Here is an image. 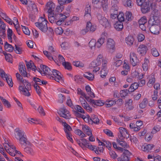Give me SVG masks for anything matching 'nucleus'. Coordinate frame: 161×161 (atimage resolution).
Instances as JSON below:
<instances>
[{
	"label": "nucleus",
	"instance_id": "39",
	"mask_svg": "<svg viewBox=\"0 0 161 161\" xmlns=\"http://www.w3.org/2000/svg\"><path fill=\"white\" fill-rule=\"evenodd\" d=\"M0 97L4 106L7 108H10L11 107V105L10 103L3 97Z\"/></svg>",
	"mask_w": 161,
	"mask_h": 161
},
{
	"label": "nucleus",
	"instance_id": "62",
	"mask_svg": "<svg viewBox=\"0 0 161 161\" xmlns=\"http://www.w3.org/2000/svg\"><path fill=\"white\" fill-rule=\"evenodd\" d=\"M91 67L93 69V73H95L99 70L100 69V67H99L100 65H97V64H95L94 65H93L92 63H91Z\"/></svg>",
	"mask_w": 161,
	"mask_h": 161
},
{
	"label": "nucleus",
	"instance_id": "25",
	"mask_svg": "<svg viewBox=\"0 0 161 161\" xmlns=\"http://www.w3.org/2000/svg\"><path fill=\"white\" fill-rule=\"evenodd\" d=\"M93 106L95 107L97 106H102L104 104V101L103 100H94L91 99L90 98L89 99V101H88Z\"/></svg>",
	"mask_w": 161,
	"mask_h": 161
},
{
	"label": "nucleus",
	"instance_id": "2",
	"mask_svg": "<svg viewBox=\"0 0 161 161\" xmlns=\"http://www.w3.org/2000/svg\"><path fill=\"white\" fill-rule=\"evenodd\" d=\"M15 137L21 145L30 144V142L27 140L25 133L22 130L19 129H16Z\"/></svg>",
	"mask_w": 161,
	"mask_h": 161
},
{
	"label": "nucleus",
	"instance_id": "4",
	"mask_svg": "<svg viewBox=\"0 0 161 161\" xmlns=\"http://www.w3.org/2000/svg\"><path fill=\"white\" fill-rule=\"evenodd\" d=\"M47 21L45 18V16H41L38 19V21L35 23V25L42 31L45 32L47 30Z\"/></svg>",
	"mask_w": 161,
	"mask_h": 161
},
{
	"label": "nucleus",
	"instance_id": "53",
	"mask_svg": "<svg viewBox=\"0 0 161 161\" xmlns=\"http://www.w3.org/2000/svg\"><path fill=\"white\" fill-rule=\"evenodd\" d=\"M118 21L123 22L125 20V15L123 12H120L117 16Z\"/></svg>",
	"mask_w": 161,
	"mask_h": 161
},
{
	"label": "nucleus",
	"instance_id": "6",
	"mask_svg": "<svg viewBox=\"0 0 161 161\" xmlns=\"http://www.w3.org/2000/svg\"><path fill=\"white\" fill-rule=\"evenodd\" d=\"M62 125L64 127V130L66 133L67 138L71 142L73 143V140L71 133V132L72 130L71 127L65 122H62Z\"/></svg>",
	"mask_w": 161,
	"mask_h": 161
},
{
	"label": "nucleus",
	"instance_id": "43",
	"mask_svg": "<svg viewBox=\"0 0 161 161\" xmlns=\"http://www.w3.org/2000/svg\"><path fill=\"white\" fill-rule=\"evenodd\" d=\"M139 86V84L136 82H134L131 85L129 90L130 92H133L137 89Z\"/></svg>",
	"mask_w": 161,
	"mask_h": 161
},
{
	"label": "nucleus",
	"instance_id": "15",
	"mask_svg": "<svg viewBox=\"0 0 161 161\" xmlns=\"http://www.w3.org/2000/svg\"><path fill=\"white\" fill-rule=\"evenodd\" d=\"M58 113L60 116L65 119H69L71 118L69 112L64 107L61 108Z\"/></svg>",
	"mask_w": 161,
	"mask_h": 161
},
{
	"label": "nucleus",
	"instance_id": "9",
	"mask_svg": "<svg viewBox=\"0 0 161 161\" xmlns=\"http://www.w3.org/2000/svg\"><path fill=\"white\" fill-rule=\"evenodd\" d=\"M97 18L99 23L105 28L109 27L110 24L108 19L104 16L98 14H97Z\"/></svg>",
	"mask_w": 161,
	"mask_h": 161
},
{
	"label": "nucleus",
	"instance_id": "56",
	"mask_svg": "<svg viewBox=\"0 0 161 161\" xmlns=\"http://www.w3.org/2000/svg\"><path fill=\"white\" fill-rule=\"evenodd\" d=\"M75 109L78 112H80L82 114H84L85 111L79 105H76L74 106Z\"/></svg>",
	"mask_w": 161,
	"mask_h": 161
},
{
	"label": "nucleus",
	"instance_id": "37",
	"mask_svg": "<svg viewBox=\"0 0 161 161\" xmlns=\"http://www.w3.org/2000/svg\"><path fill=\"white\" fill-rule=\"evenodd\" d=\"M114 27L117 31H121L123 28V22L119 21L116 22L114 25Z\"/></svg>",
	"mask_w": 161,
	"mask_h": 161
},
{
	"label": "nucleus",
	"instance_id": "23",
	"mask_svg": "<svg viewBox=\"0 0 161 161\" xmlns=\"http://www.w3.org/2000/svg\"><path fill=\"white\" fill-rule=\"evenodd\" d=\"M118 7L116 4L113 5L110 10L111 18L113 19H115L117 17V10Z\"/></svg>",
	"mask_w": 161,
	"mask_h": 161
},
{
	"label": "nucleus",
	"instance_id": "12",
	"mask_svg": "<svg viewBox=\"0 0 161 161\" xmlns=\"http://www.w3.org/2000/svg\"><path fill=\"white\" fill-rule=\"evenodd\" d=\"M106 47L108 51L110 53H113L115 50V42L111 38L107 40Z\"/></svg>",
	"mask_w": 161,
	"mask_h": 161
},
{
	"label": "nucleus",
	"instance_id": "61",
	"mask_svg": "<svg viewBox=\"0 0 161 161\" xmlns=\"http://www.w3.org/2000/svg\"><path fill=\"white\" fill-rule=\"evenodd\" d=\"M73 1V0H58V3L60 5L69 3Z\"/></svg>",
	"mask_w": 161,
	"mask_h": 161
},
{
	"label": "nucleus",
	"instance_id": "50",
	"mask_svg": "<svg viewBox=\"0 0 161 161\" xmlns=\"http://www.w3.org/2000/svg\"><path fill=\"white\" fill-rule=\"evenodd\" d=\"M151 53L154 57H157L159 55V53L157 48L155 47L152 48L151 49Z\"/></svg>",
	"mask_w": 161,
	"mask_h": 161
},
{
	"label": "nucleus",
	"instance_id": "28",
	"mask_svg": "<svg viewBox=\"0 0 161 161\" xmlns=\"http://www.w3.org/2000/svg\"><path fill=\"white\" fill-rule=\"evenodd\" d=\"M141 10L143 13L145 14L149 12L150 9V7L149 3L147 1V2L140 5Z\"/></svg>",
	"mask_w": 161,
	"mask_h": 161
},
{
	"label": "nucleus",
	"instance_id": "27",
	"mask_svg": "<svg viewBox=\"0 0 161 161\" xmlns=\"http://www.w3.org/2000/svg\"><path fill=\"white\" fill-rule=\"evenodd\" d=\"M148 81L147 83V86L149 87H152L155 83L156 81V78L154 75L152 74L147 77Z\"/></svg>",
	"mask_w": 161,
	"mask_h": 161
},
{
	"label": "nucleus",
	"instance_id": "3",
	"mask_svg": "<svg viewBox=\"0 0 161 161\" xmlns=\"http://www.w3.org/2000/svg\"><path fill=\"white\" fill-rule=\"evenodd\" d=\"M31 89V84L27 80H23L22 82H20L19 87V91L25 96L28 97L30 96L29 91Z\"/></svg>",
	"mask_w": 161,
	"mask_h": 161
},
{
	"label": "nucleus",
	"instance_id": "45",
	"mask_svg": "<svg viewBox=\"0 0 161 161\" xmlns=\"http://www.w3.org/2000/svg\"><path fill=\"white\" fill-rule=\"evenodd\" d=\"M148 103V100L147 98H144L139 104V107L141 109L145 108Z\"/></svg>",
	"mask_w": 161,
	"mask_h": 161
},
{
	"label": "nucleus",
	"instance_id": "40",
	"mask_svg": "<svg viewBox=\"0 0 161 161\" xmlns=\"http://www.w3.org/2000/svg\"><path fill=\"white\" fill-rule=\"evenodd\" d=\"M26 65L28 69H30L34 71L35 70V66L32 61H30L29 62H26Z\"/></svg>",
	"mask_w": 161,
	"mask_h": 161
},
{
	"label": "nucleus",
	"instance_id": "5",
	"mask_svg": "<svg viewBox=\"0 0 161 161\" xmlns=\"http://www.w3.org/2000/svg\"><path fill=\"white\" fill-rule=\"evenodd\" d=\"M4 148L6 151L12 156H22L21 152L16 150L15 147L13 145L11 144L9 145L8 144L5 145Z\"/></svg>",
	"mask_w": 161,
	"mask_h": 161
},
{
	"label": "nucleus",
	"instance_id": "48",
	"mask_svg": "<svg viewBox=\"0 0 161 161\" xmlns=\"http://www.w3.org/2000/svg\"><path fill=\"white\" fill-rule=\"evenodd\" d=\"M74 133L76 135H78L80 137L83 138L86 136L85 133L81 130L79 129L75 130L74 131Z\"/></svg>",
	"mask_w": 161,
	"mask_h": 161
},
{
	"label": "nucleus",
	"instance_id": "44",
	"mask_svg": "<svg viewBox=\"0 0 161 161\" xmlns=\"http://www.w3.org/2000/svg\"><path fill=\"white\" fill-rule=\"evenodd\" d=\"M4 48L6 51L10 52L13 51L14 49V47L7 42L5 44Z\"/></svg>",
	"mask_w": 161,
	"mask_h": 161
},
{
	"label": "nucleus",
	"instance_id": "42",
	"mask_svg": "<svg viewBox=\"0 0 161 161\" xmlns=\"http://www.w3.org/2000/svg\"><path fill=\"white\" fill-rule=\"evenodd\" d=\"M101 6L103 10L107 11L108 8V0H103L101 2Z\"/></svg>",
	"mask_w": 161,
	"mask_h": 161
},
{
	"label": "nucleus",
	"instance_id": "31",
	"mask_svg": "<svg viewBox=\"0 0 161 161\" xmlns=\"http://www.w3.org/2000/svg\"><path fill=\"white\" fill-rule=\"evenodd\" d=\"M103 56L101 54H99L97 57L96 60L92 62L93 65L97 64V65H100L102 62H103Z\"/></svg>",
	"mask_w": 161,
	"mask_h": 161
},
{
	"label": "nucleus",
	"instance_id": "14",
	"mask_svg": "<svg viewBox=\"0 0 161 161\" xmlns=\"http://www.w3.org/2000/svg\"><path fill=\"white\" fill-rule=\"evenodd\" d=\"M84 98V97L80 96L79 101L85 109H86L88 111L91 112L92 111V108L90 106Z\"/></svg>",
	"mask_w": 161,
	"mask_h": 161
},
{
	"label": "nucleus",
	"instance_id": "33",
	"mask_svg": "<svg viewBox=\"0 0 161 161\" xmlns=\"http://www.w3.org/2000/svg\"><path fill=\"white\" fill-rule=\"evenodd\" d=\"M86 27L88 31L90 32H93L96 29V26L92 24L90 21L88 22L87 23Z\"/></svg>",
	"mask_w": 161,
	"mask_h": 161
},
{
	"label": "nucleus",
	"instance_id": "52",
	"mask_svg": "<svg viewBox=\"0 0 161 161\" xmlns=\"http://www.w3.org/2000/svg\"><path fill=\"white\" fill-rule=\"evenodd\" d=\"M108 72L107 69H102L100 71V76L101 77L104 78L107 75Z\"/></svg>",
	"mask_w": 161,
	"mask_h": 161
},
{
	"label": "nucleus",
	"instance_id": "8",
	"mask_svg": "<svg viewBox=\"0 0 161 161\" xmlns=\"http://www.w3.org/2000/svg\"><path fill=\"white\" fill-rule=\"evenodd\" d=\"M118 136L120 140H123L125 138H128L129 134L127 130L125 128L120 127L118 129Z\"/></svg>",
	"mask_w": 161,
	"mask_h": 161
},
{
	"label": "nucleus",
	"instance_id": "58",
	"mask_svg": "<svg viewBox=\"0 0 161 161\" xmlns=\"http://www.w3.org/2000/svg\"><path fill=\"white\" fill-rule=\"evenodd\" d=\"M112 119L117 124L120 126H124L125 124L121 121L119 120L118 118L116 117H112Z\"/></svg>",
	"mask_w": 161,
	"mask_h": 161
},
{
	"label": "nucleus",
	"instance_id": "51",
	"mask_svg": "<svg viewBox=\"0 0 161 161\" xmlns=\"http://www.w3.org/2000/svg\"><path fill=\"white\" fill-rule=\"evenodd\" d=\"M117 141L118 143L122 147L125 148H128L129 147L127 143L122 141H120L119 139H117Z\"/></svg>",
	"mask_w": 161,
	"mask_h": 161
},
{
	"label": "nucleus",
	"instance_id": "17",
	"mask_svg": "<svg viewBox=\"0 0 161 161\" xmlns=\"http://www.w3.org/2000/svg\"><path fill=\"white\" fill-rule=\"evenodd\" d=\"M48 50L51 53L48 52L47 51H43L44 54L50 60H53V53L55 52V49L52 46H50L48 48Z\"/></svg>",
	"mask_w": 161,
	"mask_h": 161
},
{
	"label": "nucleus",
	"instance_id": "55",
	"mask_svg": "<svg viewBox=\"0 0 161 161\" xmlns=\"http://www.w3.org/2000/svg\"><path fill=\"white\" fill-rule=\"evenodd\" d=\"M105 41L102 38H100L98 39L97 42H96L97 47L98 48L100 47L104 43Z\"/></svg>",
	"mask_w": 161,
	"mask_h": 161
},
{
	"label": "nucleus",
	"instance_id": "7",
	"mask_svg": "<svg viewBox=\"0 0 161 161\" xmlns=\"http://www.w3.org/2000/svg\"><path fill=\"white\" fill-rule=\"evenodd\" d=\"M0 76L4 80H6L9 87H13V83L11 76L9 75L6 74L4 71L1 69H0Z\"/></svg>",
	"mask_w": 161,
	"mask_h": 161
},
{
	"label": "nucleus",
	"instance_id": "64",
	"mask_svg": "<svg viewBox=\"0 0 161 161\" xmlns=\"http://www.w3.org/2000/svg\"><path fill=\"white\" fill-rule=\"evenodd\" d=\"M55 32L57 35H61L63 32V30L61 27L59 26L58 27L55 29Z\"/></svg>",
	"mask_w": 161,
	"mask_h": 161
},
{
	"label": "nucleus",
	"instance_id": "21",
	"mask_svg": "<svg viewBox=\"0 0 161 161\" xmlns=\"http://www.w3.org/2000/svg\"><path fill=\"white\" fill-rule=\"evenodd\" d=\"M147 47L144 44L140 45L137 48V52L140 54L143 55L145 54L147 50Z\"/></svg>",
	"mask_w": 161,
	"mask_h": 161
},
{
	"label": "nucleus",
	"instance_id": "24",
	"mask_svg": "<svg viewBox=\"0 0 161 161\" xmlns=\"http://www.w3.org/2000/svg\"><path fill=\"white\" fill-rule=\"evenodd\" d=\"M19 70L21 75L25 77H28V75L26 71V69L24 64L22 62L19 64Z\"/></svg>",
	"mask_w": 161,
	"mask_h": 161
},
{
	"label": "nucleus",
	"instance_id": "46",
	"mask_svg": "<svg viewBox=\"0 0 161 161\" xmlns=\"http://www.w3.org/2000/svg\"><path fill=\"white\" fill-rule=\"evenodd\" d=\"M57 16L60 19L63 20L64 22V20L69 16V14L68 13H65L63 14H59L57 15Z\"/></svg>",
	"mask_w": 161,
	"mask_h": 161
},
{
	"label": "nucleus",
	"instance_id": "11",
	"mask_svg": "<svg viewBox=\"0 0 161 161\" xmlns=\"http://www.w3.org/2000/svg\"><path fill=\"white\" fill-rule=\"evenodd\" d=\"M52 75L50 76L51 79H54L58 82L63 80L62 75L61 73L56 69H53L52 72Z\"/></svg>",
	"mask_w": 161,
	"mask_h": 161
},
{
	"label": "nucleus",
	"instance_id": "63",
	"mask_svg": "<svg viewBox=\"0 0 161 161\" xmlns=\"http://www.w3.org/2000/svg\"><path fill=\"white\" fill-rule=\"evenodd\" d=\"M8 37L9 41H11L13 36V31L12 30L8 28L7 30Z\"/></svg>",
	"mask_w": 161,
	"mask_h": 161
},
{
	"label": "nucleus",
	"instance_id": "60",
	"mask_svg": "<svg viewBox=\"0 0 161 161\" xmlns=\"http://www.w3.org/2000/svg\"><path fill=\"white\" fill-rule=\"evenodd\" d=\"M2 145L0 144V153L2 154L4 157L7 159H8V158L7 157L6 154L5 153V150H4Z\"/></svg>",
	"mask_w": 161,
	"mask_h": 161
},
{
	"label": "nucleus",
	"instance_id": "59",
	"mask_svg": "<svg viewBox=\"0 0 161 161\" xmlns=\"http://www.w3.org/2000/svg\"><path fill=\"white\" fill-rule=\"evenodd\" d=\"M48 19L49 21L52 23L56 22L54 13L49 14Z\"/></svg>",
	"mask_w": 161,
	"mask_h": 161
},
{
	"label": "nucleus",
	"instance_id": "36",
	"mask_svg": "<svg viewBox=\"0 0 161 161\" xmlns=\"http://www.w3.org/2000/svg\"><path fill=\"white\" fill-rule=\"evenodd\" d=\"M132 102L131 99H129L125 102V106L129 110H132L134 108V105L132 104Z\"/></svg>",
	"mask_w": 161,
	"mask_h": 161
},
{
	"label": "nucleus",
	"instance_id": "49",
	"mask_svg": "<svg viewBox=\"0 0 161 161\" xmlns=\"http://www.w3.org/2000/svg\"><path fill=\"white\" fill-rule=\"evenodd\" d=\"M89 46L91 49H94L95 48L96 46H97L96 41L94 39H92L89 43Z\"/></svg>",
	"mask_w": 161,
	"mask_h": 161
},
{
	"label": "nucleus",
	"instance_id": "13",
	"mask_svg": "<svg viewBox=\"0 0 161 161\" xmlns=\"http://www.w3.org/2000/svg\"><path fill=\"white\" fill-rule=\"evenodd\" d=\"M130 60L131 64L133 66L137 65L139 61L136 54L133 52H131L130 53Z\"/></svg>",
	"mask_w": 161,
	"mask_h": 161
},
{
	"label": "nucleus",
	"instance_id": "18",
	"mask_svg": "<svg viewBox=\"0 0 161 161\" xmlns=\"http://www.w3.org/2000/svg\"><path fill=\"white\" fill-rule=\"evenodd\" d=\"M147 20L145 16L141 18L138 20V24L140 28L142 31H145L146 27L145 25L146 24Z\"/></svg>",
	"mask_w": 161,
	"mask_h": 161
},
{
	"label": "nucleus",
	"instance_id": "54",
	"mask_svg": "<svg viewBox=\"0 0 161 161\" xmlns=\"http://www.w3.org/2000/svg\"><path fill=\"white\" fill-rule=\"evenodd\" d=\"M129 92H130L129 90H128L127 89H125L121 91L120 92V94L121 97H125L127 96Z\"/></svg>",
	"mask_w": 161,
	"mask_h": 161
},
{
	"label": "nucleus",
	"instance_id": "38",
	"mask_svg": "<svg viewBox=\"0 0 161 161\" xmlns=\"http://www.w3.org/2000/svg\"><path fill=\"white\" fill-rule=\"evenodd\" d=\"M83 76L90 81H92L94 79V75L93 74L88 72H86L84 74Z\"/></svg>",
	"mask_w": 161,
	"mask_h": 161
},
{
	"label": "nucleus",
	"instance_id": "47",
	"mask_svg": "<svg viewBox=\"0 0 161 161\" xmlns=\"http://www.w3.org/2000/svg\"><path fill=\"white\" fill-rule=\"evenodd\" d=\"M149 63V60L145 58L144 59V63L142 64V68L144 71H147V70Z\"/></svg>",
	"mask_w": 161,
	"mask_h": 161
},
{
	"label": "nucleus",
	"instance_id": "26",
	"mask_svg": "<svg viewBox=\"0 0 161 161\" xmlns=\"http://www.w3.org/2000/svg\"><path fill=\"white\" fill-rule=\"evenodd\" d=\"M26 147L24 148L25 151L28 154L33 155L35 152L33 146L30 143V144H25Z\"/></svg>",
	"mask_w": 161,
	"mask_h": 161
},
{
	"label": "nucleus",
	"instance_id": "10",
	"mask_svg": "<svg viewBox=\"0 0 161 161\" xmlns=\"http://www.w3.org/2000/svg\"><path fill=\"white\" fill-rule=\"evenodd\" d=\"M131 153L128 150H125L123 154L117 158L118 161H130Z\"/></svg>",
	"mask_w": 161,
	"mask_h": 161
},
{
	"label": "nucleus",
	"instance_id": "19",
	"mask_svg": "<svg viewBox=\"0 0 161 161\" xmlns=\"http://www.w3.org/2000/svg\"><path fill=\"white\" fill-rule=\"evenodd\" d=\"M39 69V72L42 75L44 76L48 75L50 73V69L46 66L41 65Z\"/></svg>",
	"mask_w": 161,
	"mask_h": 161
},
{
	"label": "nucleus",
	"instance_id": "16",
	"mask_svg": "<svg viewBox=\"0 0 161 161\" xmlns=\"http://www.w3.org/2000/svg\"><path fill=\"white\" fill-rule=\"evenodd\" d=\"M55 7V4L51 1H49L46 4L45 9L49 14L53 13V12Z\"/></svg>",
	"mask_w": 161,
	"mask_h": 161
},
{
	"label": "nucleus",
	"instance_id": "29",
	"mask_svg": "<svg viewBox=\"0 0 161 161\" xmlns=\"http://www.w3.org/2000/svg\"><path fill=\"white\" fill-rule=\"evenodd\" d=\"M154 147V145L153 144H144L142 146L141 149L143 151L148 152L152 150Z\"/></svg>",
	"mask_w": 161,
	"mask_h": 161
},
{
	"label": "nucleus",
	"instance_id": "41",
	"mask_svg": "<svg viewBox=\"0 0 161 161\" xmlns=\"http://www.w3.org/2000/svg\"><path fill=\"white\" fill-rule=\"evenodd\" d=\"M91 124L93 123L95 124H98L99 122V119L98 118L97 116L95 115H92L91 118Z\"/></svg>",
	"mask_w": 161,
	"mask_h": 161
},
{
	"label": "nucleus",
	"instance_id": "30",
	"mask_svg": "<svg viewBox=\"0 0 161 161\" xmlns=\"http://www.w3.org/2000/svg\"><path fill=\"white\" fill-rule=\"evenodd\" d=\"M134 39L133 36L129 35L125 38V42L127 45L129 46H131L134 44Z\"/></svg>",
	"mask_w": 161,
	"mask_h": 161
},
{
	"label": "nucleus",
	"instance_id": "32",
	"mask_svg": "<svg viewBox=\"0 0 161 161\" xmlns=\"http://www.w3.org/2000/svg\"><path fill=\"white\" fill-rule=\"evenodd\" d=\"M77 94L80 96L84 97L85 99L88 101H89V97L87 96V95L80 88H78L77 90Z\"/></svg>",
	"mask_w": 161,
	"mask_h": 161
},
{
	"label": "nucleus",
	"instance_id": "20",
	"mask_svg": "<svg viewBox=\"0 0 161 161\" xmlns=\"http://www.w3.org/2000/svg\"><path fill=\"white\" fill-rule=\"evenodd\" d=\"M142 122L139 120L136 122V125L133 123H130V129H133L134 131H138L140 129V127L142 126Z\"/></svg>",
	"mask_w": 161,
	"mask_h": 161
},
{
	"label": "nucleus",
	"instance_id": "35",
	"mask_svg": "<svg viewBox=\"0 0 161 161\" xmlns=\"http://www.w3.org/2000/svg\"><path fill=\"white\" fill-rule=\"evenodd\" d=\"M116 103V102L115 100L108 99L104 101V104L106 107L109 108L114 105Z\"/></svg>",
	"mask_w": 161,
	"mask_h": 161
},
{
	"label": "nucleus",
	"instance_id": "34",
	"mask_svg": "<svg viewBox=\"0 0 161 161\" xmlns=\"http://www.w3.org/2000/svg\"><path fill=\"white\" fill-rule=\"evenodd\" d=\"M85 90L86 91L87 94L91 98L95 97L94 93L92 91L91 87L89 85H86L85 86Z\"/></svg>",
	"mask_w": 161,
	"mask_h": 161
},
{
	"label": "nucleus",
	"instance_id": "22",
	"mask_svg": "<svg viewBox=\"0 0 161 161\" xmlns=\"http://www.w3.org/2000/svg\"><path fill=\"white\" fill-rule=\"evenodd\" d=\"M0 16L7 23L10 25H12L11 19L7 15L5 12L2 9H0Z\"/></svg>",
	"mask_w": 161,
	"mask_h": 161
},
{
	"label": "nucleus",
	"instance_id": "1",
	"mask_svg": "<svg viewBox=\"0 0 161 161\" xmlns=\"http://www.w3.org/2000/svg\"><path fill=\"white\" fill-rule=\"evenodd\" d=\"M161 21V15L158 12L148 21V27L151 33L154 35L159 33L160 27L158 24Z\"/></svg>",
	"mask_w": 161,
	"mask_h": 161
},
{
	"label": "nucleus",
	"instance_id": "57",
	"mask_svg": "<svg viewBox=\"0 0 161 161\" xmlns=\"http://www.w3.org/2000/svg\"><path fill=\"white\" fill-rule=\"evenodd\" d=\"M104 149L103 147H96L95 152L96 154H100L103 152Z\"/></svg>",
	"mask_w": 161,
	"mask_h": 161
}]
</instances>
